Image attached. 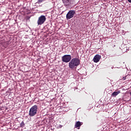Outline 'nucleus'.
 I'll list each match as a JSON object with an SVG mask.
<instances>
[{
	"instance_id": "obj_3",
	"label": "nucleus",
	"mask_w": 131,
	"mask_h": 131,
	"mask_svg": "<svg viewBox=\"0 0 131 131\" xmlns=\"http://www.w3.org/2000/svg\"><path fill=\"white\" fill-rule=\"evenodd\" d=\"M71 59H72V58L70 55H64L61 57L62 61L64 63H69Z\"/></svg>"
},
{
	"instance_id": "obj_4",
	"label": "nucleus",
	"mask_w": 131,
	"mask_h": 131,
	"mask_svg": "<svg viewBox=\"0 0 131 131\" xmlns=\"http://www.w3.org/2000/svg\"><path fill=\"white\" fill-rule=\"evenodd\" d=\"M47 20V18L45 15H41L38 17L37 23L38 25H42L46 20Z\"/></svg>"
},
{
	"instance_id": "obj_6",
	"label": "nucleus",
	"mask_w": 131,
	"mask_h": 131,
	"mask_svg": "<svg viewBox=\"0 0 131 131\" xmlns=\"http://www.w3.org/2000/svg\"><path fill=\"white\" fill-rule=\"evenodd\" d=\"M62 4H63L64 7L66 8H68V6H70L71 5V3L72 2V0H62Z\"/></svg>"
},
{
	"instance_id": "obj_9",
	"label": "nucleus",
	"mask_w": 131,
	"mask_h": 131,
	"mask_svg": "<svg viewBox=\"0 0 131 131\" xmlns=\"http://www.w3.org/2000/svg\"><path fill=\"white\" fill-rule=\"evenodd\" d=\"M10 44H11V41H10V40L6 41L3 43V47L4 48H8V46H9V45H10Z\"/></svg>"
},
{
	"instance_id": "obj_1",
	"label": "nucleus",
	"mask_w": 131,
	"mask_h": 131,
	"mask_svg": "<svg viewBox=\"0 0 131 131\" xmlns=\"http://www.w3.org/2000/svg\"><path fill=\"white\" fill-rule=\"evenodd\" d=\"M80 64V60L78 58H74L69 63V67L70 69H76Z\"/></svg>"
},
{
	"instance_id": "obj_13",
	"label": "nucleus",
	"mask_w": 131,
	"mask_h": 131,
	"mask_svg": "<svg viewBox=\"0 0 131 131\" xmlns=\"http://www.w3.org/2000/svg\"><path fill=\"white\" fill-rule=\"evenodd\" d=\"M125 79H126V76L123 77V80H125Z\"/></svg>"
},
{
	"instance_id": "obj_11",
	"label": "nucleus",
	"mask_w": 131,
	"mask_h": 131,
	"mask_svg": "<svg viewBox=\"0 0 131 131\" xmlns=\"http://www.w3.org/2000/svg\"><path fill=\"white\" fill-rule=\"evenodd\" d=\"M25 125V124L24 123V121H22L20 123V127H24Z\"/></svg>"
},
{
	"instance_id": "obj_8",
	"label": "nucleus",
	"mask_w": 131,
	"mask_h": 131,
	"mask_svg": "<svg viewBox=\"0 0 131 131\" xmlns=\"http://www.w3.org/2000/svg\"><path fill=\"white\" fill-rule=\"evenodd\" d=\"M83 123L82 122H80V121H77L75 125V127L76 128H78V129H79V127L82 125Z\"/></svg>"
},
{
	"instance_id": "obj_2",
	"label": "nucleus",
	"mask_w": 131,
	"mask_h": 131,
	"mask_svg": "<svg viewBox=\"0 0 131 131\" xmlns=\"http://www.w3.org/2000/svg\"><path fill=\"white\" fill-rule=\"evenodd\" d=\"M36 113H37V105H34L31 107L29 112V115L32 117L33 116H35L36 115Z\"/></svg>"
},
{
	"instance_id": "obj_5",
	"label": "nucleus",
	"mask_w": 131,
	"mask_h": 131,
	"mask_svg": "<svg viewBox=\"0 0 131 131\" xmlns=\"http://www.w3.org/2000/svg\"><path fill=\"white\" fill-rule=\"evenodd\" d=\"M75 15V11L74 10H70L69 11L66 15V18L67 20H70L72 18H73Z\"/></svg>"
},
{
	"instance_id": "obj_7",
	"label": "nucleus",
	"mask_w": 131,
	"mask_h": 131,
	"mask_svg": "<svg viewBox=\"0 0 131 131\" xmlns=\"http://www.w3.org/2000/svg\"><path fill=\"white\" fill-rule=\"evenodd\" d=\"M101 56H100L99 54H96L93 58V61L95 63H98V62H99Z\"/></svg>"
},
{
	"instance_id": "obj_12",
	"label": "nucleus",
	"mask_w": 131,
	"mask_h": 131,
	"mask_svg": "<svg viewBox=\"0 0 131 131\" xmlns=\"http://www.w3.org/2000/svg\"><path fill=\"white\" fill-rule=\"evenodd\" d=\"M43 1H45V0H38V4H41V3H42V2H43Z\"/></svg>"
},
{
	"instance_id": "obj_10",
	"label": "nucleus",
	"mask_w": 131,
	"mask_h": 131,
	"mask_svg": "<svg viewBox=\"0 0 131 131\" xmlns=\"http://www.w3.org/2000/svg\"><path fill=\"white\" fill-rule=\"evenodd\" d=\"M119 94H120V91H118L117 92H114L112 94L113 97H116Z\"/></svg>"
},
{
	"instance_id": "obj_14",
	"label": "nucleus",
	"mask_w": 131,
	"mask_h": 131,
	"mask_svg": "<svg viewBox=\"0 0 131 131\" xmlns=\"http://www.w3.org/2000/svg\"><path fill=\"white\" fill-rule=\"evenodd\" d=\"M127 1L128 2V3H131V0H127Z\"/></svg>"
}]
</instances>
